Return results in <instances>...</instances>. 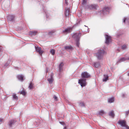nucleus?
<instances>
[{
    "instance_id": "1",
    "label": "nucleus",
    "mask_w": 129,
    "mask_h": 129,
    "mask_svg": "<svg viewBox=\"0 0 129 129\" xmlns=\"http://www.w3.org/2000/svg\"><path fill=\"white\" fill-rule=\"evenodd\" d=\"M105 51L102 50H99L96 53V56L97 58L99 60L101 59L103 57Z\"/></svg>"
},
{
    "instance_id": "2",
    "label": "nucleus",
    "mask_w": 129,
    "mask_h": 129,
    "mask_svg": "<svg viewBox=\"0 0 129 129\" xmlns=\"http://www.w3.org/2000/svg\"><path fill=\"white\" fill-rule=\"evenodd\" d=\"M97 6L96 5L89 4L86 5L85 7L86 9L91 10L96 9Z\"/></svg>"
},
{
    "instance_id": "3",
    "label": "nucleus",
    "mask_w": 129,
    "mask_h": 129,
    "mask_svg": "<svg viewBox=\"0 0 129 129\" xmlns=\"http://www.w3.org/2000/svg\"><path fill=\"white\" fill-rule=\"evenodd\" d=\"M78 83L80 84L81 87L85 86L86 84V79H83L82 78L81 79H79L78 80Z\"/></svg>"
},
{
    "instance_id": "4",
    "label": "nucleus",
    "mask_w": 129,
    "mask_h": 129,
    "mask_svg": "<svg viewBox=\"0 0 129 129\" xmlns=\"http://www.w3.org/2000/svg\"><path fill=\"white\" fill-rule=\"evenodd\" d=\"M119 123L121 126L125 127L127 129H129V126L126 125V122L124 120L119 121Z\"/></svg>"
},
{
    "instance_id": "5",
    "label": "nucleus",
    "mask_w": 129,
    "mask_h": 129,
    "mask_svg": "<svg viewBox=\"0 0 129 129\" xmlns=\"http://www.w3.org/2000/svg\"><path fill=\"white\" fill-rule=\"evenodd\" d=\"M110 8L108 7H104L102 10V13L104 15L108 14L110 10Z\"/></svg>"
},
{
    "instance_id": "6",
    "label": "nucleus",
    "mask_w": 129,
    "mask_h": 129,
    "mask_svg": "<svg viewBox=\"0 0 129 129\" xmlns=\"http://www.w3.org/2000/svg\"><path fill=\"white\" fill-rule=\"evenodd\" d=\"M81 76L82 78L83 79H86L89 78L90 77V75L87 72H84L82 73Z\"/></svg>"
},
{
    "instance_id": "7",
    "label": "nucleus",
    "mask_w": 129,
    "mask_h": 129,
    "mask_svg": "<svg viewBox=\"0 0 129 129\" xmlns=\"http://www.w3.org/2000/svg\"><path fill=\"white\" fill-rule=\"evenodd\" d=\"M81 36L80 33H76L73 34L72 36L73 38L76 40H79L80 37Z\"/></svg>"
},
{
    "instance_id": "8",
    "label": "nucleus",
    "mask_w": 129,
    "mask_h": 129,
    "mask_svg": "<svg viewBox=\"0 0 129 129\" xmlns=\"http://www.w3.org/2000/svg\"><path fill=\"white\" fill-rule=\"evenodd\" d=\"M53 73H52L49 77L48 78L47 80L49 82V83L50 84L52 83L54 80L53 78Z\"/></svg>"
},
{
    "instance_id": "9",
    "label": "nucleus",
    "mask_w": 129,
    "mask_h": 129,
    "mask_svg": "<svg viewBox=\"0 0 129 129\" xmlns=\"http://www.w3.org/2000/svg\"><path fill=\"white\" fill-rule=\"evenodd\" d=\"M17 122L16 120L13 119L10 120L9 122V125L10 127L15 126V124Z\"/></svg>"
},
{
    "instance_id": "10",
    "label": "nucleus",
    "mask_w": 129,
    "mask_h": 129,
    "mask_svg": "<svg viewBox=\"0 0 129 129\" xmlns=\"http://www.w3.org/2000/svg\"><path fill=\"white\" fill-rule=\"evenodd\" d=\"M106 41L105 43L107 44H109V43L111 42V37L106 34L105 35Z\"/></svg>"
},
{
    "instance_id": "11",
    "label": "nucleus",
    "mask_w": 129,
    "mask_h": 129,
    "mask_svg": "<svg viewBox=\"0 0 129 129\" xmlns=\"http://www.w3.org/2000/svg\"><path fill=\"white\" fill-rule=\"evenodd\" d=\"M35 49L37 52H38L40 55H42L43 51L41 50V48L38 47H35Z\"/></svg>"
},
{
    "instance_id": "12",
    "label": "nucleus",
    "mask_w": 129,
    "mask_h": 129,
    "mask_svg": "<svg viewBox=\"0 0 129 129\" xmlns=\"http://www.w3.org/2000/svg\"><path fill=\"white\" fill-rule=\"evenodd\" d=\"M72 30V28L70 27L68 28L65 29L62 31L63 33L65 34H67L68 33H70L71 30Z\"/></svg>"
},
{
    "instance_id": "13",
    "label": "nucleus",
    "mask_w": 129,
    "mask_h": 129,
    "mask_svg": "<svg viewBox=\"0 0 129 129\" xmlns=\"http://www.w3.org/2000/svg\"><path fill=\"white\" fill-rule=\"evenodd\" d=\"M15 17L14 15H9L8 17V19L10 21H13L14 20Z\"/></svg>"
},
{
    "instance_id": "14",
    "label": "nucleus",
    "mask_w": 129,
    "mask_h": 129,
    "mask_svg": "<svg viewBox=\"0 0 129 129\" xmlns=\"http://www.w3.org/2000/svg\"><path fill=\"white\" fill-rule=\"evenodd\" d=\"M17 77L19 80L21 81H23L24 80L23 76L22 75H18Z\"/></svg>"
},
{
    "instance_id": "15",
    "label": "nucleus",
    "mask_w": 129,
    "mask_h": 129,
    "mask_svg": "<svg viewBox=\"0 0 129 129\" xmlns=\"http://www.w3.org/2000/svg\"><path fill=\"white\" fill-rule=\"evenodd\" d=\"M127 60L126 58L125 57H122L119 60H118V61L116 63L117 64H118V63L121 62L122 61H125Z\"/></svg>"
},
{
    "instance_id": "16",
    "label": "nucleus",
    "mask_w": 129,
    "mask_h": 129,
    "mask_svg": "<svg viewBox=\"0 0 129 129\" xmlns=\"http://www.w3.org/2000/svg\"><path fill=\"white\" fill-rule=\"evenodd\" d=\"M70 9L69 8H65V15L66 16H68L70 14Z\"/></svg>"
},
{
    "instance_id": "17",
    "label": "nucleus",
    "mask_w": 129,
    "mask_h": 129,
    "mask_svg": "<svg viewBox=\"0 0 129 129\" xmlns=\"http://www.w3.org/2000/svg\"><path fill=\"white\" fill-rule=\"evenodd\" d=\"M64 48L65 49L67 50H72L73 49L72 47L71 46H65L64 47Z\"/></svg>"
},
{
    "instance_id": "18",
    "label": "nucleus",
    "mask_w": 129,
    "mask_h": 129,
    "mask_svg": "<svg viewBox=\"0 0 129 129\" xmlns=\"http://www.w3.org/2000/svg\"><path fill=\"white\" fill-rule=\"evenodd\" d=\"M109 116L111 117L112 118L114 117L115 116V115L113 111H111L109 113Z\"/></svg>"
},
{
    "instance_id": "19",
    "label": "nucleus",
    "mask_w": 129,
    "mask_h": 129,
    "mask_svg": "<svg viewBox=\"0 0 129 129\" xmlns=\"http://www.w3.org/2000/svg\"><path fill=\"white\" fill-rule=\"evenodd\" d=\"M104 77L103 79V81H106L108 79V76L107 75H104Z\"/></svg>"
},
{
    "instance_id": "20",
    "label": "nucleus",
    "mask_w": 129,
    "mask_h": 129,
    "mask_svg": "<svg viewBox=\"0 0 129 129\" xmlns=\"http://www.w3.org/2000/svg\"><path fill=\"white\" fill-rule=\"evenodd\" d=\"M33 83L31 82L29 84V85L28 87V88L30 89H31L33 88Z\"/></svg>"
},
{
    "instance_id": "21",
    "label": "nucleus",
    "mask_w": 129,
    "mask_h": 129,
    "mask_svg": "<svg viewBox=\"0 0 129 129\" xmlns=\"http://www.w3.org/2000/svg\"><path fill=\"white\" fill-rule=\"evenodd\" d=\"M94 65L96 68H98L100 66L99 62H96L94 63Z\"/></svg>"
},
{
    "instance_id": "22",
    "label": "nucleus",
    "mask_w": 129,
    "mask_h": 129,
    "mask_svg": "<svg viewBox=\"0 0 129 129\" xmlns=\"http://www.w3.org/2000/svg\"><path fill=\"white\" fill-rule=\"evenodd\" d=\"M63 65V63L61 62L59 65V71L60 72L62 70V67Z\"/></svg>"
},
{
    "instance_id": "23",
    "label": "nucleus",
    "mask_w": 129,
    "mask_h": 129,
    "mask_svg": "<svg viewBox=\"0 0 129 129\" xmlns=\"http://www.w3.org/2000/svg\"><path fill=\"white\" fill-rule=\"evenodd\" d=\"M13 99L14 100H17L18 99V97L16 96V94L13 93L12 95Z\"/></svg>"
},
{
    "instance_id": "24",
    "label": "nucleus",
    "mask_w": 129,
    "mask_h": 129,
    "mask_svg": "<svg viewBox=\"0 0 129 129\" xmlns=\"http://www.w3.org/2000/svg\"><path fill=\"white\" fill-rule=\"evenodd\" d=\"M37 32L36 31H31L30 32V34L32 36H35L37 34Z\"/></svg>"
},
{
    "instance_id": "25",
    "label": "nucleus",
    "mask_w": 129,
    "mask_h": 129,
    "mask_svg": "<svg viewBox=\"0 0 129 129\" xmlns=\"http://www.w3.org/2000/svg\"><path fill=\"white\" fill-rule=\"evenodd\" d=\"M114 101V98L113 97H112L110 98L108 100V102L110 103L113 102Z\"/></svg>"
},
{
    "instance_id": "26",
    "label": "nucleus",
    "mask_w": 129,
    "mask_h": 129,
    "mask_svg": "<svg viewBox=\"0 0 129 129\" xmlns=\"http://www.w3.org/2000/svg\"><path fill=\"white\" fill-rule=\"evenodd\" d=\"M126 20L128 22H129V17L128 18H125L123 20V22H125Z\"/></svg>"
},
{
    "instance_id": "27",
    "label": "nucleus",
    "mask_w": 129,
    "mask_h": 129,
    "mask_svg": "<svg viewBox=\"0 0 129 129\" xmlns=\"http://www.w3.org/2000/svg\"><path fill=\"white\" fill-rule=\"evenodd\" d=\"M76 41V45L77 46L79 47L80 45L79 40H78Z\"/></svg>"
},
{
    "instance_id": "28",
    "label": "nucleus",
    "mask_w": 129,
    "mask_h": 129,
    "mask_svg": "<svg viewBox=\"0 0 129 129\" xmlns=\"http://www.w3.org/2000/svg\"><path fill=\"white\" fill-rule=\"evenodd\" d=\"M19 93L20 94H22L23 95H25L26 93V92L24 91H19Z\"/></svg>"
},
{
    "instance_id": "29",
    "label": "nucleus",
    "mask_w": 129,
    "mask_h": 129,
    "mask_svg": "<svg viewBox=\"0 0 129 129\" xmlns=\"http://www.w3.org/2000/svg\"><path fill=\"white\" fill-rule=\"evenodd\" d=\"M99 114L101 115H103L104 113V112L103 110H101L99 112Z\"/></svg>"
},
{
    "instance_id": "30",
    "label": "nucleus",
    "mask_w": 129,
    "mask_h": 129,
    "mask_svg": "<svg viewBox=\"0 0 129 129\" xmlns=\"http://www.w3.org/2000/svg\"><path fill=\"white\" fill-rule=\"evenodd\" d=\"M50 52L53 55H54L55 53V51L54 49L51 50L50 51Z\"/></svg>"
},
{
    "instance_id": "31",
    "label": "nucleus",
    "mask_w": 129,
    "mask_h": 129,
    "mask_svg": "<svg viewBox=\"0 0 129 129\" xmlns=\"http://www.w3.org/2000/svg\"><path fill=\"white\" fill-rule=\"evenodd\" d=\"M79 105L83 107L84 106V104L82 102H81L79 104Z\"/></svg>"
},
{
    "instance_id": "32",
    "label": "nucleus",
    "mask_w": 129,
    "mask_h": 129,
    "mask_svg": "<svg viewBox=\"0 0 129 129\" xmlns=\"http://www.w3.org/2000/svg\"><path fill=\"white\" fill-rule=\"evenodd\" d=\"M126 48V45H123L122 46V48L123 49H125Z\"/></svg>"
},
{
    "instance_id": "33",
    "label": "nucleus",
    "mask_w": 129,
    "mask_h": 129,
    "mask_svg": "<svg viewBox=\"0 0 129 129\" xmlns=\"http://www.w3.org/2000/svg\"><path fill=\"white\" fill-rule=\"evenodd\" d=\"M55 31L54 30H52L49 33V35H51L52 33H54Z\"/></svg>"
},
{
    "instance_id": "34",
    "label": "nucleus",
    "mask_w": 129,
    "mask_h": 129,
    "mask_svg": "<svg viewBox=\"0 0 129 129\" xmlns=\"http://www.w3.org/2000/svg\"><path fill=\"white\" fill-rule=\"evenodd\" d=\"M86 0H83L82 4L83 5H85L86 4Z\"/></svg>"
},
{
    "instance_id": "35",
    "label": "nucleus",
    "mask_w": 129,
    "mask_h": 129,
    "mask_svg": "<svg viewBox=\"0 0 129 129\" xmlns=\"http://www.w3.org/2000/svg\"><path fill=\"white\" fill-rule=\"evenodd\" d=\"M53 98H54V100L55 101H57V97L55 95H54V96Z\"/></svg>"
},
{
    "instance_id": "36",
    "label": "nucleus",
    "mask_w": 129,
    "mask_h": 129,
    "mask_svg": "<svg viewBox=\"0 0 129 129\" xmlns=\"http://www.w3.org/2000/svg\"><path fill=\"white\" fill-rule=\"evenodd\" d=\"M44 8L43 7V10L44 11V12H45V13L46 14V17L47 18H48V17H47V14H46V11H45V9H44Z\"/></svg>"
},
{
    "instance_id": "37",
    "label": "nucleus",
    "mask_w": 129,
    "mask_h": 129,
    "mask_svg": "<svg viewBox=\"0 0 129 129\" xmlns=\"http://www.w3.org/2000/svg\"><path fill=\"white\" fill-rule=\"evenodd\" d=\"M129 113V111H127L126 112L125 115H127Z\"/></svg>"
},
{
    "instance_id": "38",
    "label": "nucleus",
    "mask_w": 129,
    "mask_h": 129,
    "mask_svg": "<svg viewBox=\"0 0 129 129\" xmlns=\"http://www.w3.org/2000/svg\"><path fill=\"white\" fill-rule=\"evenodd\" d=\"M65 3L67 5L68 4V0H65Z\"/></svg>"
},
{
    "instance_id": "39",
    "label": "nucleus",
    "mask_w": 129,
    "mask_h": 129,
    "mask_svg": "<svg viewBox=\"0 0 129 129\" xmlns=\"http://www.w3.org/2000/svg\"><path fill=\"white\" fill-rule=\"evenodd\" d=\"M9 64V63H6L5 65V66H8V65Z\"/></svg>"
},
{
    "instance_id": "40",
    "label": "nucleus",
    "mask_w": 129,
    "mask_h": 129,
    "mask_svg": "<svg viewBox=\"0 0 129 129\" xmlns=\"http://www.w3.org/2000/svg\"><path fill=\"white\" fill-rule=\"evenodd\" d=\"M3 121V119H2L0 118V123H1V122Z\"/></svg>"
},
{
    "instance_id": "41",
    "label": "nucleus",
    "mask_w": 129,
    "mask_h": 129,
    "mask_svg": "<svg viewBox=\"0 0 129 129\" xmlns=\"http://www.w3.org/2000/svg\"><path fill=\"white\" fill-rule=\"evenodd\" d=\"M122 96L124 98L125 96V94L123 93L122 94Z\"/></svg>"
},
{
    "instance_id": "42",
    "label": "nucleus",
    "mask_w": 129,
    "mask_h": 129,
    "mask_svg": "<svg viewBox=\"0 0 129 129\" xmlns=\"http://www.w3.org/2000/svg\"><path fill=\"white\" fill-rule=\"evenodd\" d=\"M2 47L1 46H0V52L1 51V50L2 49Z\"/></svg>"
},
{
    "instance_id": "43",
    "label": "nucleus",
    "mask_w": 129,
    "mask_h": 129,
    "mask_svg": "<svg viewBox=\"0 0 129 129\" xmlns=\"http://www.w3.org/2000/svg\"><path fill=\"white\" fill-rule=\"evenodd\" d=\"M126 59L127 60H129V57L128 58H127Z\"/></svg>"
},
{
    "instance_id": "44",
    "label": "nucleus",
    "mask_w": 129,
    "mask_h": 129,
    "mask_svg": "<svg viewBox=\"0 0 129 129\" xmlns=\"http://www.w3.org/2000/svg\"><path fill=\"white\" fill-rule=\"evenodd\" d=\"M127 75L128 76H129V72L127 73Z\"/></svg>"
},
{
    "instance_id": "45",
    "label": "nucleus",
    "mask_w": 129,
    "mask_h": 129,
    "mask_svg": "<svg viewBox=\"0 0 129 129\" xmlns=\"http://www.w3.org/2000/svg\"><path fill=\"white\" fill-rule=\"evenodd\" d=\"M67 128V127L66 126H65L64 127V128L63 129H66Z\"/></svg>"
},
{
    "instance_id": "46",
    "label": "nucleus",
    "mask_w": 129,
    "mask_h": 129,
    "mask_svg": "<svg viewBox=\"0 0 129 129\" xmlns=\"http://www.w3.org/2000/svg\"><path fill=\"white\" fill-rule=\"evenodd\" d=\"M84 26H85V27H87V29H88V27H87V26H86V25H84Z\"/></svg>"
},
{
    "instance_id": "47",
    "label": "nucleus",
    "mask_w": 129,
    "mask_h": 129,
    "mask_svg": "<svg viewBox=\"0 0 129 129\" xmlns=\"http://www.w3.org/2000/svg\"><path fill=\"white\" fill-rule=\"evenodd\" d=\"M60 124H62V122H60Z\"/></svg>"
},
{
    "instance_id": "48",
    "label": "nucleus",
    "mask_w": 129,
    "mask_h": 129,
    "mask_svg": "<svg viewBox=\"0 0 129 129\" xmlns=\"http://www.w3.org/2000/svg\"><path fill=\"white\" fill-rule=\"evenodd\" d=\"M47 71L46 72V73H47Z\"/></svg>"
}]
</instances>
